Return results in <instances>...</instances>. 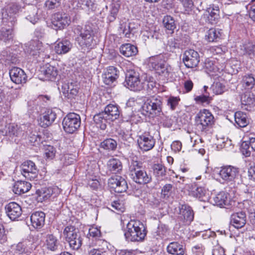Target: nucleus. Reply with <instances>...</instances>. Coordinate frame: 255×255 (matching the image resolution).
Wrapping results in <instances>:
<instances>
[{
  "label": "nucleus",
  "mask_w": 255,
  "mask_h": 255,
  "mask_svg": "<svg viewBox=\"0 0 255 255\" xmlns=\"http://www.w3.org/2000/svg\"><path fill=\"white\" fill-rule=\"evenodd\" d=\"M71 22L68 14L57 12L53 14L51 19L52 27L55 29H62L68 26Z\"/></svg>",
  "instance_id": "obj_10"
},
{
  "label": "nucleus",
  "mask_w": 255,
  "mask_h": 255,
  "mask_svg": "<svg viewBox=\"0 0 255 255\" xmlns=\"http://www.w3.org/2000/svg\"><path fill=\"white\" fill-rule=\"evenodd\" d=\"M184 250L183 246L177 242L171 243L167 247V252L172 255H183Z\"/></svg>",
  "instance_id": "obj_35"
},
{
  "label": "nucleus",
  "mask_w": 255,
  "mask_h": 255,
  "mask_svg": "<svg viewBox=\"0 0 255 255\" xmlns=\"http://www.w3.org/2000/svg\"><path fill=\"white\" fill-rule=\"evenodd\" d=\"M137 143L141 150L148 151L153 147L155 141L152 136L147 133H144L139 136Z\"/></svg>",
  "instance_id": "obj_18"
},
{
  "label": "nucleus",
  "mask_w": 255,
  "mask_h": 255,
  "mask_svg": "<svg viewBox=\"0 0 255 255\" xmlns=\"http://www.w3.org/2000/svg\"><path fill=\"white\" fill-rule=\"evenodd\" d=\"M108 170L113 174L120 173L123 168L121 161L117 158H111L107 162Z\"/></svg>",
  "instance_id": "obj_33"
},
{
  "label": "nucleus",
  "mask_w": 255,
  "mask_h": 255,
  "mask_svg": "<svg viewBox=\"0 0 255 255\" xmlns=\"http://www.w3.org/2000/svg\"><path fill=\"white\" fill-rule=\"evenodd\" d=\"M180 101V98L177 97H170L167 101V105L172 111L174 110L178 106Z\"/></svg>",
  "instance_id": "obj_52"
},
{
  "label": "nucleus",
  "mask_w": 255,
  "mask_h": 255,
  "mask_svg": "<svg viewBox=\"0 0 255 255\" xmlns=\"http://www.w3.org/2000/svg\"><path fill=\"white\" fill-rule=\"evenodd\" d=\"M93 120L96 125L102 130L106 128L107 124L109 121L104 112L96 114L94 116Z\"/></svg>",
  "instance_id": "obj_31"
},
{
  "label": "nucleus",
  "mask_w": 255,
  "mask_h": 255,
  "mask_svg": "<svg viewBox=\"0 0 255 255\" xmlns=\"http://www.w3.org/2000/svg\"><path fill=\"white\" fill-rule=\"evenodd\" d=\"M163 23L166 29L169 30L171 33L173 32L176 27L175 21L172 17L167 15L163 19Z\"/></svg>",
  "instance_id": "obj_47"
},
{
  "label": "nucleus",
  "mask_w": 255,
  "mask_h": 255,
  "mask_svg": "<svg viewBox=\"0 0 255 255\" xmlns=\"http://www.w3.org/2000/svg\"><path fill=\"white\" fill-rule=\"evenodd\" d=\"M250 145L249 141H243L241 146V151L245 157H249L251 154Z\"/></svg>",
  "instance_id": "obj_51"
},
{
  "label": "nucleus",
  "mask_w": 255,
  "mask_h": 255,
  "mask_svg": "<svg viewBox=\"0 0 255 255\" xmlns=\"http://www.w3.org/2000/svg\"><path fill=\"white\" fill-rule=\"evenodd\" d=\"M46 243L45 244L47 249L54 251L57 248V244L56 240H46Z\"/></svg>",
  "instance_id": "obj_63"
},
{
  "label": "nucleus",
  "mask_w": 255,
  "mask_h": 255,
  "mask_svg": "<svg viewBox=\"0 0 255 255\" xmlns=\"http://www.w3.org/2000/svg\"><path fill=\"white\" fill-rule=\"evenodd\" d=\"M152 169L155 176L159 179H162L166 175V168L163 165L157 163L153 165Z\"/></svg>",
  "instance_id": "obj_44"
},
{
  "label": "nucleus",
  "mask_w": 255,
  "mask_h": 255,
  "mask_svg": "<svg viewBox=\"0 0 255 255\" xmlns=\"http://www.w3.org/2000/svg\"><path fill=\"white\" fill-rule=\"evenodd\" d=\"M241 101L243 105H253L255 102V96L250 91L246 92L241 96Z\"/></svg>",
  "instance_id": "obj_39"
},
{
  "label": "nucleus",
  "mask_w": 255,
  "mask_h": 255,
  "mask_svg": "<svg viewBox=\"0 0 255 255\" xmlns=\"http://www.w3.org/2000/svg\"><path fill=\"white\" fill-rule=\"evenodd\" d=\"M72 44L68 40H64L56 43L54 47V51L59 55L68 53L72 48Z\"/></svg>",
  "instance_id": "obj_29"
},
{
  "label": "nucleus",
  "mask_w": 255,
  "mask_h": 255,
  "mask_svg": "<svg viewBox=\"0 0 255 255\" xmlns=\"http://www.w3.org/2000/svg\"><path fill=\"white\" fill-rule=\"evenodd\" d=\"M81 119L79 115L72 113L68 114L63 119L62 125L65 132L73 133L80 127Z\"/></svg>",
  "instance_id": "obj_5"
},
{
  "label": "nucleus",
  "mask_w": 255,
  "mask_h": 255,
  "mask_svg": "<svg viewBox=\"0 0 255 255\" xmlns=\"http://www.w3.org/2000/svg\"><path fill=\"white\" fill-rule=\"evenodd\" d=\"M41 43H40L38 41H32L30 42L28 45V49L29 50H28V52H30V53L32 52H34L32 53V55H36V51L40 50L41 49Z\"/></svg>",
  "instance_id": "obj_53"
},
{
  "label": "nucleus",
  "mask_w": 255,
  "mask_h": 255,
  "mask_svg": "<svg viewBox=\"0 0 255 255\" xmlns=\"http://www.w3.org/2000/svg\"><path fill=\"white\" fill-rule=\"evenodd\" d=\"M112 207L115 210L123 212L125 210L124 204L120 200L115 201L112 203Z\"/></svg>",
  "instance_id": "obj_62"
},
{
  "label": "nucleus",
  "mask_w": 255,
  "mask_h": 255,
  "mask_svg": "<svg viewBox=\"0 0 255 255\" xmlns=\"http://www.w3.org/2000/svg\"><path fill=\"white\" fill-rule=\"evenodd\" d=\"M73 32L77 35L76 41L82 48H92L94 46V33L91 26L86 25L84 27L76 26Z\"/></svg>",
  "instance_id": "obj_1"
},
{
  "label": "nucleus",
  "mask_w": 255,
  "mask_h": 255,
  "mask_svg": "<svg viewBox=\"0 0 255 255\" xmlns=\"http://www.w3.org/2000/svg\"><path fill=\"white\" fill-rule=\"evenodd\" d=\"M168 44L170 48V51H173L180 46V42L179 40L175 38H170L168 41Z\"/></svg>",
  "instance_id": "obj_61"
},
{
  "label": "nucleus",
  "mask_w": 255,
  "mask_h": 255,
  "mask_svg": "<svg viewBox=\"0 0 255 255\" xmlns=\"http://www.w3.org/2000/svg\"><path fill=\"white\" fill-rule=\"evenodd\" d=\"M221 36V34L219 30L210 28L207 31L205 38L209 42H216L220 38Z\"/></svg>",
  "instance_id": "obj_41"
},
{
  "label": "nucleus",
  "mask_w": 255,
  "mask_h": 255,
  "mask_svg": "<svg viewBox=\"0 0 255 255\" xmlns=\"http://www.w3.org/2000/svg\"><path fill=\"white\" fill-rule=\"evenodd\" d=\"M31 187L29 182L25 181H17L13 186V192L18 195H21L28 192Z\"/></svg>",
  "instance_id": "obj_26"
},
{
  "label": "nucleus",
  "mask_w": 255,
  "mask_h": 255,
  "mask_svg": "<svg viewBox=\"0 0 255 255\" xmlns=\"http://www.w3.org/2000/svg\"><path fill=\"white\" fill-rule=\"evenodd\" d=\"M138 52L137 47L130 43L122 45L120 47V52L126 57L135 55Z\"/></svg>",
  "instance_id": "obj_34"
},
{
  "label": "nucleus",
  "mask_w": 255,
  "mask_h": 255,
  "mask_svg": "<svg viewBox=\"0 0 255 255\" xmlns=\"http://www.w3.org/2000/svg\"><path fill=\"white\" fill-rule=\"evenodd\" d=\"M192 251L193 254L195 255H203L204 248L202 245L199 244L194 246Z\"/></svg>",
  "instance_id": "obj_64"
},
{
  "label": "nucleus",
  "mask_w": 255,
  "mask_h": 255,
  "mask_svg": "<svg viewBox=\"0 0 255 255\" xmlns=\"http://www.w3.org/2000/svg\"><path fill=\"white\" fill-rule=\"evenodd\" d=\"M104 112L107 116L110 121H114L118 119L120 115V112L117 105L109 104L104 109Z\"/></svg>",
  "instance_id": "obj_27"
},
{
  "label": "nucleus",
  "mask_w": 255,
  "mask_h": 255,
  "mask_svg": "<svg viewBox=\"0 0 255 255\" xmlns=\"http://www.w3.org/2000/svg\"><path fill=\"white\" fill-rule=\"evenodd\" d=\"M242 83L244 87L251 89L255 85V79L252 74H247L243 77Z\"/></svg>",
  "instance_id": "obj_45"
},
{
  "label": "nucleus",
  "mask_w": 255,
  "mask_h": 255,
  "mask_svg": "<svg viewBox=\"0 0 255 255\" xmlns=\"http://www.w3.org/2000/svg\"><path fill=\"white\" fill-rule=\"evenodd\" d=\"M146 231L142 223L139 221H131L127 225V231L125 233L127 239L131 238V239H144L146 235Z\"/></svg>",
  "instance_id": "obj_4"
},
{
  "label": "nucleus",
  "mask_w": 255,
  "mask_h": 255,
  "mask_svg": "<svg viewBox=\"0 0 255 255\" xmlns=\"http://www.w3.org/2000/svg\"><path fill=\"white\" fill-rule=\"evenodd\" d=\"M56 149L51 145H47L45 147V155L47 159H52L55 155Z\"/></svg>",
  "instance_id": "obj_55"
},
{
  "label": "nucleus",
  "mask_w": 255,
  "mask_h": 255,
  "mask_svg": "<svg viewBox=\"0 0 255 255\" xmlns=\"http://www.w3.org/2000/svg\"><path fill=\"white\" fill-rule=\"evenodd\" d=\"M239 172L238 168L229 165L221 167L218 174L224 182L229 183L238 177Z\"/></svg>",
  "instance_id": "obj_9"
},
{
  "label": "nucleus",
  "mask_w": 255,
  "mask_h": 255,
  "mask_svg": "<svg viewBox=\"0 0 255 255\" xmlns=\"http://www.w3.org/2000/svg\"><path fill=\"white\" fill-rule=\"evenodd\" d=\"M20 6L16 3H11L1 10V25L14 27L17 23V15Z\"/></svg>",
  "instance_id": "obj_3"
},
{
  "label": "nucleus",
  "mask_w": 255,
  "mask_h": 255,
  "mask_svg": "<svg viewBox=\"0 0 255 255\" xmlns=\"http://www.w3.org/2000/svg\"><path fill=\"white\" fill-rule=\"evenodd\" d=\"M211 89L215 94H223L226 91L225 86L220 82H215L212 85Z\"/></svg>",
  "instance_id": "obj_49"
},
{
  "label": "nucleus",
  "mask_w": 255,
  "mask_h": 255,
  "mask_svg": "<svg viewBox=\"0 0 255 255\" xmlns=\"http://www.w3.org/2000/svg\"><path fill=\"white\" fill-rule=\"evenodd\" d=\"M14 37V27L1 25L0 29V40L8 42L12 40Z\"/></svg>",
  "instance_id": "obj_24"
},
{
  "label": "nucleus",
  "mask_w": 255,
  "mask_h": 255,
  "mask_svg": "<svg viewBox=\"0 0 255 255\" xmlns=\"http://www.w3.org/2000/svg\"><path fill=\"white\" fill-rule=\"evenodd\" d=\"M101 146L105 149L115 150L117 146V142L112 138H107L101 142Z\"/></svg>",
  "instance_id": "obj_46"
},
{
  "label": "nucleus",
  "mask_w": 255,
  "mask_h": 255,
  "mask_svg": "<svg viewBox=\"0 0 255 255\" xmlns=\"http://www.w3.org/2000/svg\"><path fill=\"white\" fill-rule=\"evenodd\" d=\"M179 218L184 225H189L193 220V211L187 205L183 204L179 207Z\"/></svg>",
  "instance_id": "obj_16"
},
{
  "label": "nucleus",
  "mask_w": 255,
  "mask_h": 255,
  "mask_svg": "<svg viewBox=\"0 0 255 255\" xmlns=\"http://www.w3.org/2000/svg\"><path fill=\"white\" fill-rule=\"evenodd\" d=\"M162 98L159 96L147 99L141 107L142 114L151 117L160 116L162 113Z\"/></svg>",
  "instance_id": "obj_2"
},
{
  "label": "nucleus",
  "mask_w": 255,
  "mask_h": 255,
  "mask_svg": "<svg viewBox=\"0 0 255 255\" xmlns=\"http://www.w3.org/2000/svg\"><path fill=\"white\" fill-rule=\"evenodd\" d=\"M247 222L246 214L244 212L233 213L231 216V224L236 228L243 227Z\"/></svg>",
  "instance_id": "obj_20"
},
{
  "label": "nucleus",
  "mask_w": 255,
  "mask_h": 255,
  "mask_svg": "<svg viewBox=\"0 0 255 255\" xmlns=\"http://www.w3.org/2000/svg\"><path fill=\"white\" fill-rule=\"evenodd\" d=\"M119 31L120 35L126 38H131L133 36V29L130 27L129 23H121Z\"/></svg>",
  "instance_id": "obj_37"
},
{
  "label": "nucleus",
  "mask_w": 255,
  "mask_h": 255,
  "mask_svg": "<svg viewBox=\"0 0 255 255\" xmlns=\"http://www.w3.org/2000/svg\"><path fill=\"white\" fill-rule=\"evenodd\" d=\"M235 120L237 125L241 128L246 127L249 124L247 115L241 112H238L235 114Z\"/></svg>",
  "instance_id": "obj_40"
},
{
  "label": "nucleus",
  "mask_w": 255,
  "mask_h": 255,
  "mask_svg": "<svg viewBox=\"0 0 255 255\" xmlns=\"http://www.w3.org/2000/svg\"><path fill=\"white\" fill-rule=\"evenodd\" d=\"M130 176L133 181L139 184H145L148 183L151 181V176L147 174L146 172L141 169L139 167H130Z\"/></svg>",
  "instance_id": "obj_8"
},
{
  "label": "nucleus",
  "mask_w": 255,
  "mask_h": 255,
  "mask_svg": "<svg viewBox=\"0 0 255 255\" xmlns=\"http://www.w3.org/2000/svg\"><path fill=\"white\" fill-rule=\"evenodd\" d=\"M9 74L11 81L16 84H21L26 83L27 76L24 71L21 68L14 67L9 71Z\"/></svg>",
  "instance_id": "obj_15"
},
{
  "label": "nucleus",
  "mask_w": 255,
  "mask_h": 255,
  "mask_svg": "<svg viewBox=\"0 0 255 255\" xmlns=\"http://www.w3.org/2000/svg\"><path fill=\"white\" fill-rule=\"evenodd\" d=\"M5 213L12 221L19 218L22 214L21 207L16 202H11L5 206Z\"/></svg>",
  "instance_id": "obj_17"
},
{
  "label": "nucleus",
  "mask_w": 255,
  "mask_h": 255,
  "mask_svg": "<svg viewBox=\"0 0 255 255\" xmlns=\"http://www.w3.org/2000/svg\"><path fill=\"white\" fill-rule=\"evenodd\" d=\"M41 72L46 80H53L58 75L57 69L49 64H46L42 69Z\"/></svg>",
  "instance_id": "obj_30"
},
{
  "label": "nucleus",
  "mask_w": 255,
  "mask_h": 255,
  "mask_svg": "<svg viewBox=\"0 0 255 255\" xmlns=\"http://www.w3.org/2000/svg\"><path fill=\"white\" fill-rule=\"evenodd\" d=\"M63 236L66 239H77L78 237V230L74 226H67L63 232Z\"/></svg>",
  "instance_id": "obj_38"
},
{
  "label": "nucleus",
  "mask_w": 255,
  "mask_h": 255,
  "mask_svg": "<svg viewBox=\"0 0 255 255\" xmlns=\"http://www.w3.org/2000/svg\"><path fill=\"white\" fill-rule=\"evenodd\" d=\"M61 0H47L45 3V6L49 9H52L58 7L61 3Z\"/></svg>",
  "instance_id": "obj_56"
},
{
  "label": "nucleus",
  "mask_w": 255,
  "mask_h": 255,
  "mask_svg": "<svg viewBox=\"0 0 255 255\" xmlns=\"http://www.w3.org/2000/svg\"><path fill=\"white\" fill-rule=\"evenodd\" d=\"M204 67L207 72H212L214 71L216 66L213 61L207 59L205 61Z\"/></svg>",
  "instance_id": "obj_60"
},
{
  "label": "nucleus",
  "mask_w": 255,
  "mask_h": 255,
  "mask_svg": "<svg viewBox=\"0 0 255 255\" xmlns=\"http://www.w3.org/2000/svg\"><path fill=\"white\" fill-rule=\"evenodd\" d=\"M151 66L157 73L162 72L160 70L163 67L166 62L163 59V55H159L152 57L150 59Z\"/></svg>",
  "instance_id": "obj_32"
},
{
  "label": "nucleus",
  "mask_w": 255,
  "mask_h": 255,
  "mask_svg": "<svg viewBox=\"0 0 255 255\" xmlns=\"http://www.w3.org/2000/svg\"><path fill=\"white\" fill-rule=\"evenodd\" d=\"M21 174L27 179L32 180L37 177L38 170L35 163L27 160L24 162L20 166Z\"/></svg>",
  "instance_id": "obj_11"
},
{
  "label": "nucleus",
  "mask_w": 255,
  "mask_h": 255,
  "mask_svg": "<svg viewBox=\"0 0 255 255\" xmlns=\"http://www.w3.org/2000/svg\"><path fill=\"white\" fill-rule=\"evenodd\" d=\"M205 93L195 97V100L197 103L209 104L212 100L209 94L207 92L208 87L205 86L204 87Z\"/></svg>",
  "instance_id": "obj_43"
},
{
  "label": "nucleus",
  "mask_w": 255,
  "mask_h": 255,
  "mask_svg": "<svg viewBox=\"0 0 255 255\" xmlns=\"http://www.w3.org/2000/svg\"><path fill=\"white\" fill-rule=\"evenodd\" d=\"M225 233V231H224ZM223 232L218 231L217 233H215L210 230L206 231L202 234V237L203 239H208L210 238H219V235H223Z\"/></svg>",
  "instance_id": "obj_54"
},
{
  "label": "nucleus",
  "mask_w": 255,
  "mask_h": 255,
  "mask_svg": "<svg viewBox=\"0 0 255 255\" xmlns=\"http://www.w3.org/2000/svg\"><path fill=\"white\" fill-rule=\"evenodd\" d=\"M125 85L132 91L141 90L143 86L139 79V73L134 70L128 71L126 74Z\"/></svg>",
  "instance_id": "obj_6"
},
{
  "label": "nucleus",
  "mask_w": 255,
  "mask_h": 255,
  "mask_svg": "<svg viewBox=\"0 0 255 255\" xmlns=\"http://www.w3.org/2000/svg\"><path fill=\"white\" fill-rule=\"evenodd\" d=\"M206 16L209 22L212 24L217 22L220 18V9L218 6L212 5H210L206 11Z\"/></svg>",
  "instance_id": "obj_21"
},
{
  "label": "nucleus",
  "mask_w": 255,
  "mask_h": 255,
  "mask_svg": "<svg viewBox=\"0 0 255 255\" xmlns=\"http://www.w3.org/2000/svg\"><path fill=\"white\" fill-rule=\"evenodd\" d=\"M120 6L118 4H112L110 10V14L108 16V19L110 22L114 21L119 11Z\"/></svg>",
  "instance_id": "obj_50"
},
{
  "label": "nucleus",
  "mask_w": 255,
  "mask_h": 255,
  "mask_svg": "<svg viewBox=\"0 0 255 255\" xmlns=\"http://www.w3.org/2000/svg\"><path fill=\"white\" fill-rule=\"evenodd\" d=\"M206 190L202 187H197L196 185L192 186L190 195L198 198L202 201H205L208 199Z\"/></svg>",
  "instance_id": "obj_28"
},
{
  "label": "nucleus",
  "mask_w": 255,
  "mask_h": 255,
  "mask_svg": "<svg viewBox=\"0 0 255 255\" xmlns=\"http://www.w3.org/2000/svg\"><path fill=\"white\" fill-rule=\"evenodd\" d=\"M79 87L76 82H64L62 86L63 95L69 99H75L77 96Z\"/></svg>",
  "instance_id": "obj_14"
},
{
  "label": "nucleus",
  "mask_w": 255,
  "mask_h": 255,
  "mask_svg": "<svg viewBox=\"0 0 255 255\" xmlns=\"http://www.w3.org/2000/svg\"><path fill=\"white\" fill-rule=\"evenodd\" d=\"M196 122L202 131L211 126L214 123V117L209 110L200 111L196 116Z\"/></svg>",
  "instance_id": "obj_7"
},
{
  "label": "nucleus",
  "mask_w": 255,
  "mask_h": 255,
  "mask_svg": "<svg viewBox=\"0 0 255 255\" xmlns=\"http://www.w3.org/2000/svg\"><path fill=\"white\" fill-rule=\"evenodd\" d=\"M182 60L186 67L193 68L198 65L200 56L199 53L193 49L187 50L183 54Z\"/></svg>",
  "instance_id": "obj_12"
},
{
  "label": "nucleus",
  "mask_w": 255,
  "mask_h": 255,
  "mask_svg": "<svg viewBox=\"0 0 255 255\" xmlns=\"http://www.w3.org/2000/svg\"><path fill=\"white\" fill-rule=\"evenodd\" d=\"M29 140L33 145H36L42 142L41 135L35 133H32L29 136Z\"/></svg>",
  "instance_id": "obj_57"
},
{
  "label": "nucleus",
  "mask_w": 255,
  "mask_h": 255,
  "mask_svg": "<svg viewBox=\"0 0 255 255\" xmlns=\"http://www.w3.org/2000/svg\"><path fill=\"white\" fill-rule=\"evenodd\" d=\"M172 188V185L170 184L165 185L161 190V196L164 199L167 198L171 192Z\"/></svg>",
  "instance_id": "obj_58"
},
{
  "label": "nucleus",
  "mask_w": 255,
  "mask_h": 255,
  "mask_svg": "<svg viewBox=\"0 0 255 255\" xmlns=\"http://www.w3.org/2000/svg\"><path fill=\"white\" fill-rule=\"evenodd\" d=\"M45 215L43 212H36L31 215L30 220L35 228H41L44 224Z\"/></svg>",
  "instance_id": "obj_25"
},
{
  "label": "nucleus",
  "mask_w": 255,
  "mask_h": 255,
  "mask_svg": "<svg viewBox=\"0 0 255 255\" xmlns=\"http://www.w3.org/2000/svg\"><path fill=\"white\" fill-rule=\"evenodd\" d=\"M108 185L116 192L122 193L128 189V184L125 179L120 176L111 177L108 180Z\"/></svg>",
  "instance_id": "obj_13"
},
{
  "label": "nucleus",
  "mask_w": 255,
  "mask_h": 255,
  "mask_svg": "<svg viewBox=\"0 0 255 255\" xmlns=\"http://www.w3.org/2000/svg\"><path fill=\"white\" fill-rule=\"evenodd\" d=\"M53 191L52 188H44L40 191L39 196L42 197L44 200H47L52 195Z\"/></svg>",
  "instance_id": "obj_59"
},
{
  "label": "nucleus",
  "mask_w": 255,
  "mask_h": 255,
  "mask_svg": "<svg viewBox=\"0 0 255 255\" xmlns=\"http://www.w3.org/2000/svg\"><path fill=\"white\" fill-rule=\"evenodd\" d=\"M119 71L117 68L110 66L107 68L105 72L103 74L104 83L107 85H111L115 82L119 77Z\"/></svg>",
  "instance_id": "obj_19"
},
{
  "label": "nucleus",
  "mask_w": 255,
  "mask_h": 255,
  "mask_svg": "<svg viewBox=\"0 0 255 255\" xmlns=\"http://www.w3.org/2000/svg\"><path fill=\"white\" fill-rule=\"evenodd\" d=\"M1 56L2 58L7 64H16L18 61L15 54L10 52L9 51H2L1 53Z\"/></svg>",
  "instance_id": "obj_42"
},
{
  "label": "nucleus",
  "mask_w": 255,
  "mask_h": 255,
  "mask_svg": "<svg viewBox=\"0 0 255 255\" xmlns=\"http://www.w3.org/2000/svg\"><path fill=\"white\" fill-rule=\"evenodd\" d=\"M17 126L14 124H8L4 128L0 129V132L2 135H8L9 136H19V132L17 131Z\"/></svg>",
  "instance_id": "obj_36"
},
{
  "label": "nucleus",
  "mask_w": 255,
  "mask_h": 255,
  "mask_svg": "<svg viewBox=\"0 0 255 255\" xmlns=\"http://www.w3.org/2000/svg\"><path fill=\"white\" fill-rule=\"evenodd\" d=\"M241 53L243 54L251 55L254 54L255 52V46L253 43L248 42L241 46Z\"/></svg>",
  "instance_id": "obj_48"
},
{
  "label": "nucleus",
  "mask_w": 255,
  "mask_h": 255,
  "mask_svg": "<svg viewBox=\"0 0 255 255\" xmlns=\"http://www.w3.org/2000/svg\"><path fill=\"white\" fill-rule=\"evenodd\" d=\"M211 202L213 204L220 207L228 205L230 202L229 194L224 191L220 192L213 197Z\"/></svg>",
  "instance_id": "obj_22"
},
{
  "label": "nucleus",
  "mask_w": 255,
  "mask_h": 255,
  "mask_svg": "<svg viewBox=\"0 0 255 255\" xmlns=\"http://www.w3.org/2000/svg\"><path fill=\"white\" fill-rule=\"evenodd\" d=\"M56 118V113L51 110H48L40 118L39 124L42 127L46 128L51 125Z\"/></svg>",
  "instance_id": "obj_23"
}]
</instances>
